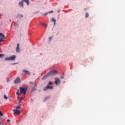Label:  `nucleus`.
I'll return each mask as SVG.
<instances>
[{"instance_id":"dca6fc26","label":"nucleus","mask_w":125,"mask_h":125,"mask_svg":"<svg viewBox=\"0 0 125 125\" xmlns=\"http://www.w3.org/2000/svg\"><path fill=\"white\" fill-rule=\"evenodd\" d=\"M14 26H18V23H17V22H15Z\"/></svg>"},{"instance_id":"7ed1b4c3","label":"nucleus","mask_w":125,"mask_h":125,"mask_svg":"<svg viewBox=\"0 0 125 125\" xmlns=\"http://www.w3.org/2000/svg\"><path fill=\"white\" fill-rule=\"evenodd\" d=\"M16 59V56L14 55L8 58H5V60L9 61H14Z\"/></svg>"},{"instance_id":"a211bd4d","label":"nucleus","mask_w":125,"mask_h":125,"mask_svg":"<svg viewBox=\"0 0 125 125\" xmlns=\"http://www.w3.org/2000/svg\"><path fill=\"white\" fill-rule=\"evenodd\" d=\"M0 37H3V38H5L4 35L2 34V33H0Z\"/></svg>"},{"instance_id":"39448f33","label":"nucleus","mask_w":125,"mask_h":125,"mask_svg":"<svg viewBox=\"0 0 125 125\" xmlns=\"http://www.w3.org/2000/svg\"><path fill=\"white\" fill-rule=\"evenodd\" d=\"M47 89H53V86L47 85L45 88L43 89V91H46Z\"/></svg>"},{"instance_id":"2f4dec72","label":"nucleus","mask_w":125,"mask_h":125,"mask_svg":"<svg viewBox=\"0 0 125 125\" xmlns=\"http://www.w3.org/2000/svg\"><path fill=\"white\" fill-rule=\"evenodd\" d=\"M21 100H22V99H24V98L21 97Z\"/></svg>"},{"instance_id":"c85d7f7f","label":"nucleus","mask_w":125,"mask_h":125,"mask_svg":"<svg viewBox=\"0 0 125 125\" xmlns=\"http://www.w3.org/2000/svg\"><path fill=\"white\" fill-rule=\"evenodd\" d=\"M51 39H52V37H50V38H49V41H51Z\"/></svg>"},{"instance_id":"9b49d317","label":"nucleus","mask_w":125,"mask_h":125,"mask_svg":"<svg viewBox=\"0 0 125 125\" xmlns=\"http://www.w3.org/2000/svg\"><path fill=\"white\" fill-rule=\"evenodd\" d=\"M3 39H4V37H3V36H0V43L1 42H4Z\"/></svg>"},{"instance_id":"f03ea898","label":"nucleus","mask_w":125,"mask_h":125,"mask_svg":"<svg viewBox=\"0 0 125 125\" xmlns=\"http://www.w3.org/2000/svg\"><path fill=\"white\" fill-rule=\"evenodd\" d=\"M19 89L20 90L21 94H22V93H23V95H26V92L27 91V89H28V87L23 88L22 87H20Z\"/></svg>"},{"instance_id":"423d86ee","label":"nucleus","mask_w":125,"mask_h":125,"mask_svg":"<svg viewBox=\"0 0 125 125\" xmlns=\"http://www.w3.org/2000/svg\"><path fill=\"white\" fill-rule=\"evenodd\" d=\"M13 111L14 114H16L17 115H20L21 112L19 110H17V109H13Z\"/></svg>"},{"instance_id":"c756f323","label":"nucleus","mask_w":125,"mask_h":125,"mask_svg":"<svg viewBox=\"0 0 125 125\" xmlns=\"http://www.w3.org/2000/svg\"><path fill=\"white\" fill-rule=\"evenodd\" d=\"M61 79H64V77L63 76L61 77Z\"/></svg>"},{"instance_id":"20e7f679","label":"nucleus","mask_w":125,"mask_h":125,"mask_svg":"<svg viewBox=\"0 0 125 125\" xmlns=\"http://www.w3.org/2000/svg\"><path fill=\"white\" fill-rule=\"evenodd\" d=\"M23 1H25L27 5H29V0H22L21 2H19V3L20 6H23Z\"/></svg>"},{"instance_id":"5701e85b","label":"nucleus","mask_w":125,"mask_h":125,"mask_svg":"<svg viewBox=\"0 0 125 125\" xmlns=\"http://www.w3.org/2000/svg\"><path fill=\"white\" fill-rule=\"evenodd\" d=\"M48 14H49V13H53V11L52 10V11H49V12H48Z\"/></svg>"},{"instance_id":"412c9836","label":"nucleus","mask_w":125,"mask_h":125,"mask_svg":"<svg viewBox=\"0 0 125 125\" xmlns=\"http://www.w3.org/2000/svg\"><path fill=\"white\" fill-rule=\"evenodd\" d=\"M8 98L7 97H6V95H4V99H5L6 100H7V99H8Z\"/></svg>"},{"instance_id":"393cba45","label":"nucleus","mask_w":125,"mask_h":125,"mask_svg":"<svg viewBox=\"0 0 125 125\" xmlns=\"http://www.w3.org/2000/svg\"><path fill=\"white\" fill-rule=\"evenodd\" d=\"M48 14V12L44 13V15L46 16Z\"/></svg>"},{"instance_id":"6ab92c4d","label":"nucleus","mask_w":125,"mask_h":125,"mask_svg":"<svg viewBox=\"0 0 125 125\" xmlns=\"http://www.w3.org/2000/svg\"><path fill=\"white\" fill-rule=\"evenodd\" d=\"M3 56H4V54H0V58H2V57H3Z\"/></svg>"},{"instance_id":"bb28decb","label":"nucleus","mask_w":125,"mask_h":125,"mask_svg":"<svg viewBox=\"0 0 125 125\" xmlns=\"http://www.w3.org/2000/svg\"><path fill=\"white\" fill-rule=\"evenodd\" d=\"M33 90H37V88H36V87H35L33 89Z\"/></svg>"},{"instance_id":"f3484780","label":"nucleus","mask_w":125,"mask_h":125,"mask_svg":"<svg viewBox=\"0 0 125 125\" xmlns=\"http://www.w3.org/2000/svg\"><path fill=\"white\" fill-rule=\"evenodd\" d=\"M89 16L88 13H85V18H87Z\"/></svg>"},{"instance_id":"6e6552de","label":"nucleus","mask_w":125,"mask_h":125,"mask_svg":"<svg viewBox=\"0 0 125 125\" xmlns=\"http://www.w3.org/2000/svg\"><path fill=\"white\" fill-rule=\"evenodd\" d=\"M21 83V80L19 78H17L14 81V83Z\"/></svg>"},{"instance_id":"72a5a7b5","label":"nucleus","mask_w":125,"mask_h":125,"mask_svg":"<svg viewBox=\"0 0 125 125\" xmlns=\"http://www.w3.org/2000/svg\"><path fill=\"white\" fill-rule=\"evenodd\" d=\"M13 65H15V63H13Z\"/></svg>"},{"instance_id":"0eeeda50","label":"nucleus","mask_w":125,"mask_h":125,"mask_svg":"<svg viewBox=\"0 0 125 125\" xmlns=\"http://www.w3.org/2000/svg\"><path fill=\"white\" fill-rule=\"evenodd\" d=\"M55 84H60V80L58 78H55Z\"/></svg>"},{"instance_id":"2eb2a0df","label":"nucleus","mask_w":125,"mask_h":125,"mask_svg":"<svg viewBox=\"0 0 125 125\" xmlns=\"http://www.w3.org/2000/svg\"><path fill=\"white\" fill-rule=\"evenodd\" d=\"M16 94H17V95L19 96V95H20V94H19V89L17 90V92H16Z\"/></svg>"},{"instance_id":"b1692460","label":"nucleus","mask_w":125,"mask_h":125,"mask_svg":"<svg viewBox=\"0 0 125 125\" xmlns=\"http://www.w3.org/2000/svg\"><path fill=\"white\" fill-rule=\"evenodd\" d=\"M0 116H2L3 114L2 113H1V111H0Z\"/></svg>"},{"instance_id":"7c9ffc66","label":"nucleus","mask_w":125,"mask_h":125,"mask_svg":"<svg viewBox=\"0 0 125 125\" xmlns=\"http://www.w3.org/2000/svg\"><path fill=\"white\" fill-rule=\"evenodd\" d=\"M59 12H60V10H59L58 11V13H59Z\"/></svg>"},{"instance_id":"aec40b11","label":"nucleus","mask_w":125,"mask_h":125,"mask_svg":"<svg viewBox=\"0 0 125 125\" xmlns=\"http://www.w3.org/2000/svg\"><path fill=\"white\" fill-rule=\"evenodd\" d=\"M17 98H18L17 101H20L19 103H20V102L21 101V99H20L19 97H18Z\"/></svg>"},{"instance_id":"1a4fd4ad","label":"nucleus","mask_w":125,"mask_h":125,"mask_svg":"<svg viewBox=\"0 0 125 125\" xmlns=\"http://www.w3.org/2000/svg\"><path fill=\"white\" fill-rule=\"evenodd\" d=\"M20 46L19 43H18L17 44V49H16L17 52H19V50L20 49Z\"/></svg>"},{"instance_id":"cd10ccee","label":"nucleus","mask_w":125,"mask_h":125,"mask_svg":"<svg viewBox=\"0 0 125 125\" xmlns=\"http://www.w3.org/2000/svg\"><path fill=\"white\" fill-rule=\"evenodd\" d=\"M7 122L8 123H9V122H10V120L8 119V120H7Z\"/></svg>"},{"instance_id":"4be33fe9","label":"nucleus","mask_w":125,"mask_h":125,"mask_svg":"<svg viewBox=\"0 0 125 125\" xmlns=\"http://www.w3.org/2000/svg\"><path fill=\"white\" fill-rule=\"evenodd\" d=\"M51 84H52V82H50L48 83V85H51Z\"/></svg>"},{"instance_id":"f257e3e1","label":"nucleus","mask_w":125,"mask_h":125,"mask_svg":"<svg viewBox=\"0 0 125 125\" xmlns=\"http://www.w3.org/2000/svg\"><path fill=\"white\" fill-rule=\"evenodd\" d=\"M56 74H57V71L56 70H51L46 75L42 77V81H44V80H46V79L50 77V76H54V75H56Z\"/></svg>"},{"instance_id":"a878e982","label":"nucleus","mask_w":125,"mask_h":125,"mask_svg":"<svg viewBox=\"0 0 125 125\" xmlns=\"http://www.w3.org/2000/svg\"><path fill=\"white\" fill-rule=\"evenodd\" d=\"M16 109H17H17H20V106H17L16 107Z\"/></svg>"},{"instance_id":"4468645a","label":"nucleus","mask_w":125,"mask_h":125,"mask_svg":"<svg viewBox=\"0 0 125 125\" xmlns=\"http://www.w3.org/2000/svg\"><path fill=\"white\" fill-rule=\"evenodd\" d=\"M41 25H42V26H43L44 27L47 26L46 23H41Z\"/></svg>"},{"instance_id":"f8f14e48","label":"nucleus","mask_w":125,"mask_h":125,"mask_svg":"<svg viewBox=\"0 0 125 125\" xmlns=\"http://www.w3.org/2000/svg\"><path fill=\"white\" fill-rule=\"evenodd\" d=\"M17 17H18V18H20V19H21V18H22L23 17V15L18 14Z\"/></svg>"},{"instance_id":"9d476101","label":"nucleus","mask_w":125,"mask_h":125,"mask_svg":"<svg viewBox=\"0 0 125 125\" xmlns=\"http://www.w3.org/2000/svg\"><path fill=\"white\" fill-rule=\"evenodd\" d=\"M23 72L24 73H26V74H27V75H31V73H30L29 71H28V70H24L23 71Z\"/></svg>"},{"instance_id":"ddd939ff","label":"nucleus","mask_w":125,"mask_h":125,"mask_svg":"<svg viewBox=\"0 0 125 125\" xmlns=\"http://www.w3.org/2000/svg\"><path fill=\"white\" fill-rule=\"evenodd\" d=\"M51 20L52 22H54V25H55V22H56V20H55V19L52 18Z\"/></svg>"},{"instance_id":"473e14b6","label":"nucleus","mask_w":125,"mask_h":125,"mask_svg":"<svg viewBox=\"0 0 125 125\" xmlns=\"http://www.w3.org/2000/svg\"><path fill=\"white\" fill-rule=\"evenodd\" d=\"M1 124H3V123H0V125H1Z\"/></svg>"}]
</instances>
